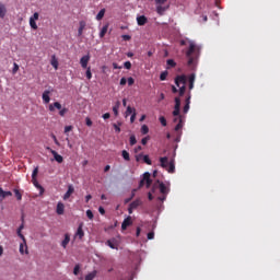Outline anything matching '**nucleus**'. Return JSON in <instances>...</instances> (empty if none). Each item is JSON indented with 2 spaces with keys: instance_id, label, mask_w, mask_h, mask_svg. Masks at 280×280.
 <instances>
[{
  "instance_id": "f257e3e1",
  "label": "nucleus",
  "mask_w": 280,
  "mask_h": 280,
  "mask_svg": "<svg viewBox=\"0 0 280 280\" xmlns=\"http://www.w3.org/2000/svg\"><path fill=\"white\" fill-rule=\"evenodd\" d=\"M200 56V46H197L194 42H189V48L186 51L187 67L189 69H196V65H198V58Z\"/></svg>"
},
{
  "instance_id": "f03ea898",
  "label": "nucleus",
  "mask_w": 280,
  "mask_h": 280,
  "mask_svg": "<svg viewBox=\"0 0 280 280\" xmlns=\"http://www.w3.org/2000/svg\"><path fill=\"white\" fill-rule=\"evenodd\" d=\"M175 84L178 86L179 91L176 86L172 85V93H179V97H183V95H185V91H187V88L185 86V84H187V75H177L175 78Z\"/></svg>"
},
{
  "instance_id": "7ed1b4c3",
  "label": "nucleus",
  "mask_w": 280,
  "mask_h": 280,
  "mask_svg": "<svg viewBox=\"0 0 280 280\" xmlns=\"http://www.w3.org/2000/svg\"><path fill=\"white\" fill-rule=\"evenodd\" d=\"M160 165L163 167V170H166L168 174H174V172H176V162L174 159L170 161L167 156L160 158Z\"/></svg>"
},
{
  "instance_id": "20e7f679",
  "label": "nucleus",
  "mask_w": 280,
  "mask_h": 280,
  "mask_svg": "<svg viewBox=\"0 0 280 280\" xmlns=\"http://www.w3.org/2000/svg\"><path fill=\"white\" fill-rule=\"evenodd\" d=\"M56 108H57V110H59L60 117H65V115H67L69 113V109L67 107L62 108V104H60V102H55L52 104H49V106H48V110L50 113H55Z\"/></svg>"
},
{
  "instance_id": "39448f33",
  "label": "nucleus",
  "mask_w": 280,
  "mask_h": 280,
  "mask_svg": "<svg viewBox=\"0 0 280 280\" xmlns=\"http://www.w3.org/2000/svg\"><path fill=\"white\" fill-rule=\"evenodd\" d=\"M39 18H40V14H38V12H35V13L30 18V26H31V30H38V24H36V22L38 21Z\"/></svg>"
},
{
  "instance_id": "423d86ee",
  "label": "nucleus",
  "mask_w": 280,
  "mask_h": 280,
  "mask_svg": "<svg viewBox=\"0 0 280 280\" xmlns=\"http://www.w3.org/2000/svg\"><path fill=\"white\" fill-rule=\"evenodd\" d=\"M91 61V55H84L83 57H81L80 59V65L82 67V69H89V62Z\"/></svg>"
},
{
  "instance_id": "0eeeda50",
  "label": "nucleus",
  "mask_w": 280,
  "mask_h": 280,
  "mask_svg": "<svg viewBox=\"0 0 280 280\" xmlns=\"http://www.w3.org/2000/svg\"><path fill=\"white\" fill-rule=\"evenodd\" d=\"M158 187L162 196H167V194H170V188L165 186L163 182L158 180Z\"/></svg>"
},
{
  "instance_id": "6e6552de",
  "label": "nucleus",
  "mask_w": 280,
  "mask_h": 280,
  "mask_svg": "<svg viewBox=\"0 0 280 280\" xmlns=\"http://www.w3.org/2000/svg\"><path fill=\"white\" fill-rule=\"evenodd\" d=\"M46 150H49L50 154H52V156H54L55 161H57V163H62V161H65L62 155L58 154V152H56L51 148L47 147Z\"/></svg>"
},
{
  "instance_id": "1a4fd4ad",
  "label": "nucleus",
  "mask_w": 280,
  "mask_h": 280,
  "mask_svg": "<svg viewBox=\"0 0 280 280\" xmlns=\"http://www.w3.org/2000/svg\"><path fill=\"white\" fill-rule=\"evenodd\" d=\"M49 95H51V91L46 90L43 92L42 100H43L44 104H49V102H51V97Z\"/></svg>"
},
{
  "instance_id": "9d476101",
  "label": "nucleus",
  "mask_w": 280,
  "mask_h": 280,
  "mask_svg": "<svg viewBox=\"0 0 280 280\" xmlns=\"http://www.w3.org/2000/svg\"><path fill=\"white\" fill-rule=\"evenodd\" d=\"M128 226H132V217H127L121 223V230L126 231Z\"/></svg>"
},
{
  "instance_id": "9b49d317",
  "label": "nucleus",
  "mask_w": 280,
  "mask_h": 280,
  "mask_svg": "<svg viewBox=\"0 0 280 280\" xmlns=\"http://www.w3.org/2000/svg\"><path fill=\"white\" fill-rule=\"evenodd\" d=\"M73 191H75V188L73 187V185H69L67 192L63 195V200H69V198H71Z\"/></svg>"
},
{
  "instance_id": "f8f14e48",
  "label": "nucleus",
  "mask_w": 280,
  "mask_h": 280,
  "mask_svg": "<svg viewBox=\"0 0 280 280\" xmlns=\"http://www.w3.org/2000/svg\"><path fill=\"white\" fill-rule=\"evenodd\" d=\"M195 82H196V74L195 73L189 74V77H188L189 91H192Z\"/></svg>"
},
{
  "instance_id": "ddd939ff",
  "label": "nucleus",
  "mask_w": 280,
  "mask_h": 280,
  "mask_svg": "<svg viewBox=\"0 0 280 280\" xmlns=\"http://www.w3.org/2000/svg\"><path fill=\"white\" fill-rule=\"evenodd\" d=\"M57 215H65V203L58 202L56 208Z\"/></svg>"
},
{
  "instance_id": "4468645a",
  "label": "nucleus",
  "mask_w": 280,
  "mask_h": 280,
  "mask_svg": "<svg viewBox=\"0 0 280 280\" xmlns=\"http://www.w3.org/2000/svg\"><path fill=\"white\" fill-rule=\"evenodd\" d=\"M189 104H191V92H188V96L186 97V104L184 106V113H189Z\"/></svg>"
},
{
  "instance_id": "2eb2a0df",
  "label": "nucleus",
  "mask_w": 280,
  "mask_h": 280,
  "mask_svg": "<svg viewBox=\"0 0 280 280\" xmlns=\"http://www.w3.org/2000/svg\"><path fill=\"white\" fill-rule=\"evenodd\" d=\"M148 23V18L145 15H139L137 16V24L139 26H143Z\"/></svg>"
},
{
  "instance_id": "dca6fc26",
  "label": "nucleus",
  "mask_w": 280,
  "mask_h": 280,
  "mask_svg": "<svg viewBox=\"0 0 280 280\" xmlns=\"http://www.w3.org/2000/svg\"><path fill=\"white\" fill-rule=\"evenodd\" d=\"M32 183L34 185V187H36V189H39V194L40 196H43L45 194V188L38 184V179H32Z\"/></svg>"
},
{
  "instance_id": "f3484780",
  "label": "nucleus",
  "mask_w": 280,
  "mask_h": 280,
  "mask_svg": "<svg viewBox=\"0 0 280 280\" xmlns=\"http://www.w3.org/2000/svg\"><path fill=\"white\" fill-rule=\"evenodd\" d=\"M144 176V182H145V186H147V189H150V187H152V179L150 178V173H144L143 174Z\"/></svg>"
},
{
  "instance_id": "a211bd4d",
  "label": "nucleus",
  "mask_w": 280,
  "mask_h": 280,
  "mask_svg": "<svg viewBox=\"0 0 280 280\" xmlns=\"http://www.w3.org/2000/svg\"><path fill=\"white\" fill-rule=\"evenodd\" d=\"M170 7H163V4H158L156 5V12L160 14V16H163L165 12L168 10Z\"/></svg>"
},
{
  "instance_id": "6ab92c4d",
  "label": "nucleus",
  "mask_w": 280,
  "mask_h": 280,
  "mask_svg": "<svg viewBox=\"0 0 280 280\" xmlns=\"http://www.w3.org/2000/svg\"><path fill=\"white\" fill-rule=\"evenodd\" d=\"M84 27H86V22L80 21L79 22L78 36H82V34H84Z\"/></svg>"
},
{
  "instance_id": "aec40b11",
  "label": "nucleus",
  "mask_w": 280,
  "mask_h": 280,
  "mask_svg": "<svg viewBox=\"0 0 280 280\" xmlns=\"http://www.w3.org/2000/svg\"><path fill=\"white\" fill-rule=\"evenodd\" d=\"M5 14H8V9L5 4L0 3V19H5Z\"/></svg>"
},
{
  "instance_id": "412c9836",
  "label": "nucleus",
  "mask_w": 280,
  "mask_h": 280,
  "mask_svg": "<svg viewBox=\"0 0 280 280\" xmlns=\"http://www.w3.org/2000/svg\"><path fill=\"white\" fill-rule=\"evenodd\" d=\"M174 121H178V124L175 126V132H178V130L183 128V117L179 116L178 118H175Z\"/></svg>"
},
{
  "instance_id": "4be33fe9",
  "label": "nucleus",
  "mask_w": 280,
  "mask_h": 280,
  "mask_svg": "<svg viewBox=\"0 0 280 280\" xmlns=\"http://www.w3.org/2000/svg\"><path fill=\"white\" fill-rule=\"evenodd\" d=\"M143 205V201H141V199H136L135 201H132L129 207H131V209H137L138 207H141Z\"/></svg>"
},
{
  "instance_id": "5701e85b",
  "label": "nucleus",
  "mask_w": 280,
  "mask_h": 280,
  "mask_svg": "<svg viewBox=\"0 0 280 280\" xmlns=\"http://www.w3.org/2000/svg\"><path fill=\"white\" fill-rule=\"evenodd\" d=\"M75 236L79 237V240H82V237H84V230H82V223L79 225Z\"/></svg>"
},
{
  "instance_id": "b1692460",
  "label": "nucleus",
  "mask_w": 280,
  "mask_h": 280,
  "mask_svg": "<svg viewBox=\"0 0 280 280\" xmlns=\"http://www.w3.org/2000/svg\"><path fill=\"white\" fill-rule=\"evenodd\" d=\"M69 242H71V236H69V234H66L63 241L61 242L62 248H67Z\"/></svg>"
},
{
  "instance_id": "393cba45",
  "label": "nucleus",
  "mask_w": 280,
  "mask_h": 280,
  "mask_svg": "<svg viewBox=\"0 0 280 280\" xmlns=\"http://www.w3.org/2000/svg\"><path fill=\"white\" fill-rule=\"evenodd\" d=\"M20 253H21V255H27L30 252L27 250V243H22V244H20Z\"/></svg>"
},
{
  "instance_id": "a878e982",
  "label": "nucleus",
  "mask_w": 280,
  "mask_h": 280,
  "mask_svg": "<svg viewBox=\"0 0 280 280\" xmlns=\"http://www.w3.org/2000/svg\"><path fill=\"white\" fill-rule=\"evenodd\" d=\"M95 277H97V270H94V271L90 272L89 275H86L85 280H93V279H95Z\"/></svg>"
},
{
  "instance_id": "bb28decb",
  "label": "nucleus",
  "mask_w": 280,
  "mask_h": 280,
  "mask_svg": "<svg viewBox=\"0 0 280 280\" xmlns=\"http://www.w3.org/2000/svg\"><path fill=\"white\" fill-rule=\"evenodd\" d=\"M106 14V9H102L97 15H96V21H102L104 19V15Z\"/></svg>"
},
{
  "instance_id": "cd10ccee",
  "label": "nucleus",
  "mask_w": 280,
  "mask_h": 280,
  "mask_svg": "<svg viewBox=\"0 0 280 280\" xmlns=\"http://www.w3.org/2000/svg\"><path fill=\"white\" fill-rule=\"evenodd\" d=\"M119 106H121V103L117 102L115 104V106L113 107V113H114L115 117H117V115H119Z\"/></svg>"
},
{
  "instance_id": "c85d7f7f",
  "label": "nucleus",
  "mask_w": 280,
  "mask_h": 280,
  "mask_svg": "<svg viewBox=\"0 0 280 280\" xmlns=\"http://www.w3.org/2000/svg\"><path fill=\"white\" fill-rule=\"evenodd\" d=\"M106 32H108V25L102 27L100 32V38H104V36H106Z\"/></svg>"
},
{
  "instance_id": "c756f323",
  "label": "nucleus",
  "mask_w": 280,
  "mask_h": 280,
  "mask_svg": "<svg viewBox=\"0 0 280 280\" xmlns=\"http://www.w3.org/2000/svg\"><path fill=\"white\" fill-rule=\"evenodd\" d=\"M106 244L109 246V248H113L114 250H117V245H115V240H108Z\"/></svg>"
},
{
  "instance_id": "7c9ffc66",
  "label": "nucleus",
  "mask_w": 280,
  "mask_h": 280,
  "mask_svg": "<svg viewBox=\"0 0 280 280\" xmlns=\"http://www.w3.org/2000/svg\"><path fill=\"white\" fill-rule=\"evenodd\" d=\"M175 110H180V97H175Z\"/></svg>"
},
{
  "instance_id": "2f4dec72",
  "label": "nucleus",
  "mask_w": 280,
  "mask_h": 280,
  "mask_svg": "<svg viewBox=\"0 0 280 280\" xmlns=\"http://www.w3.org/2000/svg\"><path fill=\"white\" fill-rule=\"evenodd\" d=\"M133 113H137V109L128 106L126 109V117H128V115H132Z\"/></svg>"
},
{
  "instance_id": "473e14b6",
  "label": "nucleus",
  "mask_w": 280,
  "mask_h": 280,
  "mask_svg": "<svg viewBox=\"0 0 280 280\" xmlns=\"http://www.w3.org/2000/svg\"><path fill=\"white\" fill-rule=\"evenodd\" d=\"M122 159L125 160V161H130V153H128V151H126V150H122Z\"/></svg>"
},
{
  "instance_id": "72a5a7b5",
  "label": "nucleus",
  "mask_w": 280,
  "mask_h": 280,
  "mask_svg": "<svg viewBox=\"0 0 280 280\" xmlns=\"http://www.w3.org/2000/svg\"><path fill=\"white\" fill-rule=\"evenodd\" d=\"M129 143H130V145H136L137 144V137H135V135L130 136Z\"/></svg>"
},
{
  "instance_id": "f704fd0d",
  "label": "nucleus",
  "mask_w": 280,
  "mask_h": 280,
  "mask_svg": "<svg viewBox=\"0 0 280 280\" xmlns=\"http://www.w3.org/2000/svg\"><path fill=\"white\" fill-rule=\"evenodd\" d=\"M14 194L16 200H23V195L21 194V191H19V189H14Z\"/></svg>"
},
{
  "instance_id": "c9c22d12",
  "label": "nucleus",
  "mask_w": 280,
  "mask_h": 280,
  "mask_svg": "<svg viewBox=\"0 0 280 280\" xmlns=\"http://www.w3.org/2000/svg\"><path fill=\"white\" fill-rule=\"evenodd\" d=\"M167 75H168V72L167 71H163L161 74H160V80L163 82L165 80H167Z\"/></svg>"
},
{
  "instance_id": "e433bc0d",
  "label": "nucleus",
  "mask_w": 280,
  "mask_h": 280,
  "mask_svg": "<svg viewBox=\"0 0 280 280\" xmlns=\"http://www.w3.org/2000/svg\"><path fill=\"white\" fill-rule=\"evenodd\" d=\"M85 69H86L85 77L88 78V80H91V78H93V73L91 72V67Z\"/></svg>"
},
{
  "instance_id": "4c0bfd02",
  "label": "nucleus",
  "mask_w": 280,
  "mask_h": 280,
  "mask_svg": "<svg viewBox=\"0 0 280 280\" xmlns=\"http://www.w3.org/2000/svg\"><path fill=\"white\" fill-rule=\"evenodd\" d=\"M37 176H38V166H36V167L33 170V173H32V180H33V179H36Z\"/></svg>"
},
{
  "instance_id": "58836bf2",
  "label": "nucleus",
  "mask_w": 280,
  "mask_h": 280,
  "mask_svg": "<svg viewBox=\"0 0 280 280\" xmlns=\"http://www.w3.org/2000/svg\"><path fill=\"white\" fill-rule=\"evenodd\" d=\"M141 132H142L143 135H148V132H150V128H148L147 125H143V126L141 127Z\"/></svg>"
},
{
  "instance_id": "ea45409f",
  "label": "nucleus",
  "mask_w": 280,
  "mask_h": 280,
  "mask_svg": "<svg viewBox=\"0 0 280 280\" xmlns=\"http://www.w3.org/2000/svg\"><path fill=\"white\" fill-rule=\"evenodd\" d=\"M143 161L147 163V165H152V160H150L149 155H143Z\"/></svg>"
},
{
  "instance_id": "a19ab883",
  "label": "nucleus",
  "mask_w": 280,
  "mask_h": 280,
  "mask_svg": "<svg viewBox=\"0 0 280 280\" xmlns=\"http://www.w3.org/2000/svg\"><path fill=\"white\" fill-rule=\"evenodd\" d=\"M166 63L168 65V67H176V61H174V59H168Z\"/></svg>"
},
{
  "instance_id": "79ce46f5",
  "label": "nucleus",
  "mask_w": 280,
  "mask_h": 280,
  "mask_svg": "<svg viewBox=\"0 0 280 280\" xmlns=\"http://www.w3.org/2000/svg\"><path fill=\"white\" fill-rule=\"evenodd\" d=\"M160 122H161L162 126H167V119H165L164 116L160 117Z\"/></svg>"
},
{
  "instance_id": "37998d69",
  "label": "nucleus",
  "mask_w": 280,
  "mask_h": 280,
  "mask_svg": "<svg viewBox=\"0 0 280 280\" xmlns=\"http://www.w3.org/2000/svg\"><path fill=\"white\" fill-rule=\"evenodd\" d=\"M73 275H75V276L80 275V265L74 266Z\"/></svg>"
},
{
  "instance_id": "c03bdc74",
  "label": "nucleus",
  "mask_w": 280,
  "mask_h": 280,
  "mask_svg": "<svg viewBox=\"0 0 280 280\" xmlns=\"http://www.w3.org/2000/svg\"><path fill=\"white\" fill-rule=\"evenodd\" d=\"M173 117H177V119H178L180 117V109H174Z\"/></svg>"
},
{
  "instance_id": "a18cd8bd",
  "label": "nucleus",
  "mask_w": 280,
  "mask_h": 280,
  "mask_svg": "<svg viewBox=\"0 0 280 280\" xmlns=\"http://www.w3.org/2000/svg\"><path fill=\"white\" fill-rule=\"evenodd\" d=\"M124 67H125V69L130 70V69H132V63H131L130 61H126V62L124 63Z\"/></svg>"
},
{
  "instance_id": "49530a36",
  "label": "nucleus",
  "mask_w": 280,
  "mask_h": 280,
  "mask_svg": "<svg viewBox=\"0 0 280 280\" xmlns=\"http://www.w3.org/2000/svg\"><path fill=\"white\" fill-rule=\"evenodd\" d=\"M18 71H19V66H18L16 62H14V63H13V70H12L13 75H14L15 73H18Z\"/></svg>"
},
{
  "instance_id": "de8ad7c7",
  "label": "nucleus",
  "mask_w": 280,
  "mask_h": 280,
  "mask_svg": "<svg viewBox=\"0 0 280 280\" xmlns=\"http://www.w3.org/2000/svg\"><path fill=\"white\" fill-rule=\"evenodd\" d=\"M86 217L89 218V220H93V218H94L93 211L86 210Z\"/></svg>"
},
{
  "instance_id": "09e8293b",
  "label": "nucleus",
  "mask_w": 280,
  "mask_h": 280,
  "mask_svg": "<svg viewBox=\"0 0 280 280\" xmlns=\"http://www.w3.org/2000/svg\"><path fill=\"white\" fill-rule=\"evenodd\" d=\"M21 231H23V230H19V229H18V235H19V237H20L21 240H23V242H24V244H25V236L23 235V233H22Z\"/></svg>"
},
{
  "instance_id": "8fccbe9b",
  "label": "nucleus",
  "mask_w": 280,
  "mask_h": 280,
  "mask_svg": "<svg viewBox=\"0 0 280 280\" xmlns=\"http://www.w3.org/2000/svg\"><path fill=\"white\" fill-rule=\"evenodd\" d=\"M158 187H159V183L155 182V183L153 184L152 188H151V194H154V191H156Z\"/></svg>"
},
{
  "instance_id": "3c124183",
  "label": "nucleus",
  "mask_w": 280,
  "mask_h": 280,
  "mask_svg": "<svg viewBox=\"0 0 280 280\" xmlns=\"http://www.w3.org/2000/svg\"><path fill=\"white\" fill-rule=\"evenodd\" d=\"M127 82H128V85H129V86H132V84H135V79H133L132 77H129V78L127 79Z\"/></svg>"
},
{
  "instance_id": "603ef678",
  "label": "nucleus",
  "mask_w": 280,
  "mask_h": 280,
  "mask_svg": "<svg viewBox=\"0 0 280 280\" xmlns=\"http://www.w3.org/2000/svg\"><path fill=\"white\" fill-rule=\"evenodd\" d=\"M113 126H114V130H115L117 133L121 132V128L119 127V125L114 124Z\"/></svg>"
},
{
  "instance_id": "864d4df0",
  "label": "nucleus",
  "mask_w": 280,
  "mask_h": 280,
  "mask_svg": "<svg viewBox=\"0 0 280 280\" xmlns=\"http://www.w3.org/2000/svg\"><path fill=\"white\" fill-rule=\"evenodd\" d=\"M85 124H86V126L91 127V126H93V120H91V118L86 117Z\"/></svg>"
},
{
  "instance_id": "5fc2aeb1",
  "label": "nucleus",
  "mask_w": 280,
  "mask_h": 280,
  "mask_svg": "<svg viewBox=\"0 0 280 280\" xmlns=\"http://www.w3.org/2000/svg\"><path fill=\"white\" fill-rule=\"evenodd\" d=\"M148 141H150V137L142 138L141 140L142 145H147Z\"/></svg>"
},
{
  "instance_id": "6e6d98bb",
  "label": "nucleus",
  "mask_w": 280,
  "mask_h": 280,
  "mask_svg": "<svg viewBox=\"0 0 280 280\" xmlns=\"http://www.w3.org/2000/svg\"><path fill=\"white\" fill-rule=\"evenodd\" d=\"M128 82V79L121 78L120 79V86H126V83Z\"/></svg>"
},
{
  "instance_id": "4d7b16f0",
  "label": "nucleus",
  "mask_w": 280,
  "mask_h": 280,
  "mask_svg": "<svg viewBox=\"0 0 280 280\" xmlns=\"http://www.w3.org/2000/svg\"><path fill=\"white\" fill-rule=\"evenodd\" d=\"M8 196H12V191H4L2 194V198H8Z\"/></svg>"
},
{
  "instance_id": "13d9d810",
  "label": "nucleus",
  "mask_w": 280,
  "mask_h": 280,
  "mask_svg": "<svg viewBox=\"0 0 280 280\" xmlns=\"http://www.w3.org/2000/svg\"><path fill=\"white\" fill-rule=\"evenodd\" d=\"M137 119V113H133L130 117V122L135 124V120Z\"/></svg>"
},
{
  "instance_id": "bf43d9fd",
  "label": "nucleus",
  "mask_w": 280,
  "mask_h": 280,
  "mask_svg": "<svg viewBox=\"0 0 280 280\" xmlns=\"http://www.w3.org/2000/svg\"><path fill=\"white\" fill-rule=\"evenodd\" d=\"M71 130H73V126H66L65 127V132H71Z\"/></svg>"
},
{
  "instance_id": "052dcab7",
  "label": "nucleus",
  "mask_w": 280,
  "mask_h": 280,
  "mask_svg": "<svg viewBox=\"0 0 280 280\" xmlns=\"http://www.w3.org/2000/svg\"><path fill=\"white\" fill-rule=\"evenodd\" d=\"M98 213H101V215H105L106 210L104 209V207L98 208Z\"/></svg>"
},
{
  "instance_id": "680f3d73",
  "label": "nucleus",
  "mask_w": 280,
  "mask_h": 280,
  "mask_svg": "<svg viewBox=\"0 0 280 280\" xmlns=\"http://www.w3.org/2000/svg\"><path fill=\"white\" fill-rule=\"evenodd\" d=\"M147 237L148 240H154V232H149Z\"/></svg>"
},
{
  "instance_id": "e2e57ef3",
  "label": "nucleus",
  "mask_w": 280,
  "mask_h": 280,
  "mask_svg": "<svg viewBox=\"0 0 280 280\" xmlns=\"http://www.w3.org/2000/svg\"><path fill=\"white\" fill-rule=\"evenodd\" d=\"M167 0H155L156 5H163Z\"/></svg>"
},
{
  "instance_id": "0e129e2a",
  "label": "nucleus",
  "mask_w": 280,
  "mask_h": 280,
  "mask_svg": "<svg viewBox=\"0 0 280 280\" xmlns=\"http://www.w3.org/2000/svg\"><path fill=\"white\" fill-rule=\"evenodd\" d=\"M122 40H130L132 37L130 35H122Z\"/></svg>"
},
{
  "instance_id": "69168bd1",
  "label": "nucleus",
  "mask_w": 280,
  "mask_h": 280,
  "mask_svg": "<svg viewBox=\"0 0 280 280\" xmlns=\"http://www.w3.org/2000/svg\"><path fill=\"white\" fill-rule=\"evenodd\" d=\"M51 66L54 67V69H58V61L52 60Z\"/></svg>"
},
{
  "instance_id": "338daca9",
  "label": "nucleus",
  "mask_w": 280,
  "mask_h": 280,
  "mask_svg": "<svg viewBox=\"0 0 280 280\" xmlns=\"http://www.w3.org/2000/svg\"><path fill=\"white\" fill-rule=\"evenodd\" d=\"M103 119H110V113H105L103 115Z\"/></svg>"
},
{
  "instance_id": "774afa93",
  "label": "nucleus",
  "mask_w": 280,
  "mask_h": 280,
  "mask_svg": "<svg viewBox=\"0 0 280 280\" xmlns=\"http://www.w3.org/2000/svg\"><path fill=\"white\" fill-rule=\"evenodd\" d=\"M52 139L56 145H60V142L58 141V138H56V136L52 135Z\"/></svg>"
}]
</instances>
